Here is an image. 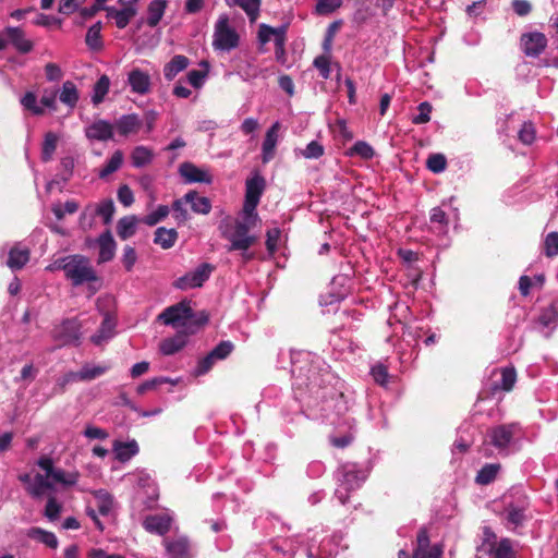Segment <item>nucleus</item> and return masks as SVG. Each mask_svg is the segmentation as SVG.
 Wrapping results in <instances>:
<instances>
[{"label":"nucleus","instance_id":"f257e3e1","mask_svg":"<svg viewBox=\"0 0 558 558\" xmlns=\"http://www.w3.org/2000/svg\"><path fill=\"white\" fill-rule=\"evenodd\" d=\"M54 268L64 271V276L72 286L87 284L90 294L101 289L102 282L94 269L90 260L80 254L69 255L54 262Z\"/></svg>","mask_w":558,"mask_h":558},{"label":"nucleus","instance_id":"f03ea898","mask_svg":"<svg viewBox=\"0 0 558 558\" xmlns=\"http://www.w3.org/2000/svg\"><path fill=\"white\" fill-rule=\"evenodd\" d=\"M165 325L173 327H183L190 333H195L199 328L205 326L209 320V315L202 311L194 314L190 303L181 301L172 306L167 307L158 317Z\"/></svg>","mask_w":558,"mask_h":558},{"label":"nucleus","instance_id":"7ed1b4c3","mask_svg":"<svg viewBox=\"0 0 558 558\" xmlns=\"http://www.w3.org/2000/svg\"><path fill=\"white\" fill-rule=\"evenodd\" d=\"M250 231L251 230H247L245 226L240 225V222H234L232 233L223 234V236L230 242L229 246H227V251H240L244 263H247L255 257L254 253H250L248 250L258 240L256 235L250 234Z\"/></svg>","mask_w":558,"mask_h":558},{"label":"nucleus","instance_id":"20e7f679","mask_svg":"<svg viewBox=\"0 0 558 558\" xmlns=\"http://www.w3.org/2000/svg\"><path fill=\"white\" fill-rule=\"evenodd\" d=\"M82 324L76 317L65 318L52 329V338L59 347L78 345L82 337Z\"/></svg>","mask_w":558,"mask_h":558},{"label":"nucleus","instance_id":"39448f33","mask_svg":"<svg viewBox=\"0 0 558 558\" xmlns=\"http://www.w3.org/2000/svg\"><path fill=\"white\" fill-rule=\"evenodd\" d=\"M367 471L348 465L343 469L340 487L336 490L339 501L344 505L349 500V492L357 489L367 478Z\"/></svg>","mask_w":558,"mask_h":558},{"label":"nucleus","instance_id":"423d86ee","mask_svg":"<svg viewBox=\"0 0 558 558\" xmlns=\"http://www.w3.org/2000/svg\"><path fill=\"white\" fill-rule=\"evenodd\" d=\"M214 47L219 50L229 51L239 45V35L229 26L228 16H221L215 28Z\"/></svg>","mask_w":558,"mask_h":558},{"label":"nucleus","instance_id":"0eeeda50","mask_svg":"<svg viewBox=\"0 0 558 558\" xmlns=\"http://www.w3.org/2000/svg\"><path fill=\"white\" fill-rule=\"evenodd\" d=\"M216 267L209 263H202L195 270L178 278L173 286L180 290H187L203 287Z\"/></svg>","mask_w":558,"mask_h":558},{"label":"nucleus","instance_id":"6e6552de","mask_svg":"<svg viewBox=\"0 0 558 558\" xmlns=\"http://www.w3.org/2000/svg\"><path fill=\"white\" fill-rule=\"evenodd\" d=\"M515 424L498 425L490 429V444L499 451L507 450L515 433Z\"/></svg>","mask_w":558,"mask_h":558},{"label":"nucleus","instance_id":"1a4fd4ad","mask_svg":"<svg viewBox=\"0 0 558 558\" xmlns=\"http://www.w3.org/2000/svg\"><path fill=\"white\" fill-rule=\"evenodd\" d=\"M523 52L527 57H538L547 46V38L543 33L523 34L521 37Z\"/></svg>","mask_w":558,"mask_h":558},{"label":"nucleus","instance_id":"9d476101","mask_svg":"<svg viewBox=\"0 0 558 558\" xmlns=\"http://www.w3.org/2000/svg\"><path fill=\"white\" fill-rule=\"evenodd\" d=\"M179 172L187 183L210 184L213 182L211 174L189 161H185L180 165Z\"/></svg>","mask_w":558,"mask_h":558},{"label":"nucleus","instance_id":"9b49d317","mask_svg":"<svg viewBox=\"0 0 558 558\" xmlns=\"http://www.w3.org/2000/svg\"><path fill=\"white\" fill-rule=\"evenodd\" d=\"M114 125L106 120H96L85 129L88 140L106 142L113 137Z\"/></svg>","mask_w":558,"mask_h":558},{"label":"nucleus","instance_id":"f8f14e48","mask_svg":"<svg viewBox=\"0 0 558 558\" xmlns=\"http://www.w3.org/2000/svg\"><path fill=\"white\" fill-rule=\"evenodd\" d=\"M4 34L8 37L9 43L20 52L28 53L33 50L34 44L27 39L24 31L21 27L8 26L4 29Z\"/></svg>","mask_w":558,"mask_h":558},{"label":"nucleus","instance_id":"ddd939ff","mask_svg":"<svg viewBox=\"0 0 558 558\" xmlns=\"http://www.w3.org/2000/svg\"><path fill=\"white\" fill-rule=\"evenodd\" d=\"M163 545L170 558H191L190 542L184 536H179L175 538H165Z\"/></svg>","mask_w":558,"mask_h":558},{"label":"nucleus","instance_id":"4468645a","mask_svg":"<svg viewBox=\"0 0 558 558\" xmlns=\"http://www.w3.org/2000/svg\"><path fill=\"white\" fill-rule=\"evenodd\" d=\"M280 123L275 122L266 132L265 140L262 145V161L268 163L275 157V149L278 142V132Z\"/></svg>","mask_w":558,"mask_h":558},{"label":"nucleus","instance_id":"2eb2a0df","mask_svg":"<svg viewBox=\"0 0 558 558\" xmlns=\"http://www.w3.org/2000/svg\"><path fill=\"white\" fill-rule=\"evenodd\" d=\"M116 325V318L106 313L98 331L90 338L92 342L96 345H101L104 341H107L114 335Z\"/></svg>","mask_w":558,"mask_h":558},{"label":"nucleus","instance_id":"dca6fc26","mask_svg":"<svg viewBox=\"0 0 558 558\" xmlns=\"http://www.w3.org/2000/svg\"><path fill=\"white\" fill-rule=\"evenodd\" d=\"M129 84L134 93L145 95L150 89V77L140 69H134L129 73Z\"/></svg>","mask_w":558,"mask_h":558},{"label":"nucleus","instance_id":"f3484780","mask_svg":"<svg viewBox=\"0 0 558 558\" xmlns=\"http://www.w3.org/2000/svg\"><path fill=\"white\" fill-rule=\"evenodd\" d=\"M191 335L189 331H179L174 337L167 338L160 343V351L163 355H172L182 350L186 342L187 336Z\"/></svg>","mask_w":558,"mask_h":558},{"label":"nucleus","instance_id":"a211bd4d","mask_svg":"<svg viewBox=\"0 0 558 558\" xmlns=\"http://www.w3.org/2000/svg\"><path fill=\"white\" fill-rule=\"evenodd\" d=\"M114 126L120 135L128 136L140 131L142 121L135 113L124 114L116 121Z\"/></svg>","mask_w":558,"mask_h":558},{"label":"nucleus","instance_id":"6ab92c4d","mask_svg":"<svg viewBox=\"0 0 558 558\" xmlns=\"http://www.w3.org/2000/svg\"><path fill=\"white\" fill-rule=\"evenodd\" d=\"M99 243V256L98 263H107L114 257L116 242L109 230L100 234L98 239Z\"/></svg>","mask_w":558,"mask_h":558},{"label":"nucleus","instance_id":"aec40b11","mask_svg":"<svg viewBox=\"0 0 558 558\" xmlns=\"http://www.w3.org/2000/svg\"><path fill=\"white\" fill-rule=\"evenodd\" d=\"M185 203L191 205L195 214L207 215L211 210V202L208 197L199 196L196 191H189L184 195Z\"/></svg>","mask_w":558,"mask_h":558},{"label":"nucleus","instance_id":"412c9836","mask_svg":"<svg viewBox=\"0 0 558 558\" xmlns=\"http://www.w3.org/2000/svg\"><path fill=\"white\" fill-rule=\"evenodd\" d=\"M266 181L263 175L255 173L252 178H248L245 182V198L260 201V197L265 191Z\"/></svg>","mask_w":558,"mask_h":558},{"label":"nucleus","instance_id":"4be33fe9","mask_svg":"<svg viewBox=\"0 0 558 558\" xmlns=\"http://www.w3.org/2000/svg\"><path fill=\"white\" fill-rule=\"evenodd\" d=\"M143 526L147 532L165 535L170 530V519L165 515H148Z\"/></svg>","mask_w":558,"mask_h":558},{"label":"nucleus","instance_id":"5701e85b","mask_svg":"<svg viewBox=\"0 0 558 558\" xmlns=\"http://www.w3.org/2000/svg\"><path fill=\"white\" fill-rule=\"evenodd\" d=\"M190 64V60L187 57L183 54L174 56L168 63L163 66V75L166 80L172 81L180 72L184 71Z\"/></svg>","mask_w":558,"mask_h":558},{"label":"nucleus","instance_id":"b1692460","mask_svg":"<svg viewBox=\"0 0 558 558\" xmlns=\"http://www.w3.org/2000/svg\"><path fill=\"white\" fill-rule=\"evenodd\" d=\"M29 250L14 246L10 250L7 265L12 270L22 269L29 260Z\"/></svg>","mask_w":558,"mask_h":558},{"label":"nucleus","instance_id":"393cba45","mask_svg":"<svg viewBox=\"0 0 558 558\" xmlns=\"http://www.w3.org/2000/svg\"><path fill=\"white\" fill-rule=\"evenodd\" d=\"M178 236L175 229L159 227L155 231L154 243L160 245L163 250H169L175 244Z\"/></svg>","mask_w":558,"mask_h":558},{"label":"nucleus","instance_id":"a878e982","mask_svg":"<svg viewBox=\"0 0 558 558\" xmlns=\"http://www.w3.org/2000/svg\"><path fill=\"white\" fill-rule=\"evenodd\" d=\"M168 1L167 0H153L147 8V24L150 27H156L159 22L161 21L166 8H167Z\"/></svg>","mask_w":558,"mask_h":558},{"label":"nucleus","instance_id":"bb28decb","mask_svg":"<svg viewBox=\"0 0 558 558\" xmlns=\"http://www.w3.org/2000/svg\"><path fill=\"white\" fill-rule=\"evenodd\" d=\"M78 98L80 95L76 85L72 81H65L62 84V88L60 92V101L70 107L71 109H73L76 106Z\"/></svg>","mask_w":558,"mask_h":558},{"label":"nucleus","instance_id":"cd10ccee","mask_svg":"<svg viewBox=\"0 0 558 558\" xmlns=\"http://www.w3.org/2000/svg\"><path fill=\"white\" fill-rule=\"evenodd\" d=\"M501 373V380L500 384H494L492 390L493 393L497 390H502L506 392H509L513 389L514 384L517 381V372L514 367H504L500 371Z\"/></svg>","mask_w":558,"mask_h":558},{"label":"nucleus","instance_id":"c85d7f7f","mask_svg":"<svg viewBox=\"0 0 558 558\" xmlns=\"http://www.w3.org/2000/svg\"><path fill=\"white\" fill-rule=\"evenodd\" d=\"M137 219L135 216L122 217L117 223V233L121 240H128L136 232Z\"/></svg>","mask_w":558,"mask_h":558},{"label":"nucleus","instance_id":"c756f323","mask_svg":"<svg viewBox=\"0 0 558 558\" xmlns=\"http://www.w3.org/2000/svg\"><path fill=\"white\" fill-rule=\"evenodd\" d=\"M101 28L102 24L101 22H96L94 25H92L85 37L86 45L95 51L101 50L104 47L102 38H101Z\"/></svg>","mask_w":558,"mask_h":558},{"label":"nucleus","instance_id":"7c9ffc66","mask_svg":"<svg viewBox=\"0 0 558 558\" xmlns=\"http://www.w3.org/2000/svg\"><path fill=\"white\" fill-rule=\"evenodd\" d=\"M28 536L37 539L50 548L56 549L58 547L57 536L52 532L46 531L41 527L31 529Z\"/></svg>","mask_w":558,"mask_h":558},{"label":"nucleus","instance_id":"2f4dec72","mask_svg":"<svg viewBox=\"0 0 558 558\" xmlns=\"http://www.w3.org/2000/svg\"><path fill=\"white\" fill-rule=\"evenodd\" d=\"M116 457L119 461L125 462L137 452V445L133 442L116 441L113 445Z\"/></svg>","mask_w":558,"mask_h":558},{"label":"nucleus","instance_id":"473e14b6","mask_svg":"<svg viewBox=\"0 0 558 558\" xmlns=\"http://www.w3.org/2000/svg\"><path fill=\"white\" fill-rule=\"evenodd\" d=\"M122 163L123 153L122 150H116L110 157V159L107 161V163L104 166V168L99 170V178L106 179L108 175L119 170Z\"/></svg>","mask_w":558,"mask_h":558},{"label":"nucleus","instance_id":"72a5a7b5","mask_svg":"<svg viewBox=\"0 0 558 558\" xmlns=\"http://www.w3.org/2000/svg\"><path fill=\"white\" fill-rule=\"evenodd\" d=\"M233 4L240 7L247 14L251 23L256 22L262 0H233Z\"/></svg>","mask_w":558,"mask_h":558},{"label":"nucleus","instance_id":"f704fd0d","mask_svg":"<svg viewBox=\"0 0 558 558\" xmlns=\"http://www.w3.org/2000/svg\"><path fill=\"white\" fill-rule=\"evenodd\" d=\"M153 151L145 146H136L131 155L132 165L136 168L150 163Z\"/></svg>","mask_w":558,"mask_h":558},{"label":"nucleus","instance_id":"c9c22d12","mask_svg":"<svg viewBox=\"0 0 558 558\" xmlns=\"http://www.w3.org/2000/svg\"><path fill=\"white\" fill-rule=\"evenodd\" d=\"M110 87V80L107 75H101L94 85V94L92 101L94 105H99L104 101L105 96L108 94Z\"/></svg>","mask_w":558,"mask_h":558},{"label":"nucleus","instance_id":"e433bc0d","mask_svg":"<svg viewBox=\"0 0 558 558\" xmlns=\"http://www.w3.org/2000/svg\"><path fill=\"white\" fill-rule=\"evenodd\" d=\"M500 469V465L499 464H485L478 472H477V475H476V483L480 484V485H487L489 483H492L496 476H497V473Z\"/></svg>","mask_w":558,"mask_h":558},{"label":"nucleus","instance_id":"4c0bfd02","mask_svg":"<svg viewBox=\"0 0 558 558\" xmlns=\"http://www.w3.org/2000/svg\"><path fill=\"white\" fill-rule=\"evenodd\" d=\"M177 383H178V379L174 380L169 377H155V378L145 380L144 383L138 385L136 391L138 395H144L149 390H155L162 384H171L172 386H174V385H177Z\"/></svg>","mask_w":558,"mask_h":558},{"label":"nucleus","instance_id":"58836bf2","mask_svg":"<svg viewBox=\"0 0 558 558\" xmlns=\"http://www.w3.org/2000/svg\"><path fill=\"white\" fill-rule=\"evenodd\" d=\"M22 106L35 116H43L45 109L37 105V96L33 92H27L21 99Z\"/></svg>","mask_w":558,"mask_h":558},{"label":"nucleus","instance_id":"ea45409f","mask_svg":"<svg viewBox=\"0 0 558 558\" xmlns=\"http://www.w3.org/2000/svg\"><path fill=\"white\" fill-rule=\"evenodd\" d=\"M52 484L48 481L47 476H44L41 474H37L35 476V483L32 487L28 488V493L33 497H40L44 495L46 489H51Z\"/></svg>","mask_w":558,"mask_h":558},{"label":"nucleus","instance_id":"a19ab883","mask_svg":"<svg viewBox=\"0 0 558 558\" xmlns=\"http://www.w3.org/2000/svg\"><path fill=\"white\" fill-rule=\"evenodd\" d=\"M426 167L434 173H440L447 167V159L442 154H432L426 160Z\"/></svg>","mask_w":558,"mask_h":558},{"label":"nucleus","instance_id":"79ce46f5","mask_svg":"<svg viewBox=\"0 0 558 558\" xmlns=\"http://www.w3.org/2000/svg\"><path fill=\"white\" fill-rule=\"evenodd\" d=\"M170 210L167 205H159L157 209L143 219V222L149 227L156 226L158 222L168 217Z\"/></svg>","mask_w":558,"mask_h":558},{"label":"nucleus","instance_id":"37998d69","mask_svg":"<svg viewBox=\"0 0 558 558\" xmlns=\"http://www.w3.org/2000/svg\"><path fill=\"white\" fill-rule=\"evenodd\" d=\"M58 137L54 133L49 132L45 136V141L43 144L41 157L44 161L50 160L52 154L57 148Z\"/></svg>","mask_w":558,"mask_h":558},{"label":"nucleus","instance_id":"c03bdc74","mask_svg":"<svg viewBox=\"0 0 558 558\" xmlns=\"http://www.w3.org/2000/svg\"><path fill=\"white\" fill-rule=\"evenodd\" d=\"M54 482L72 486L77 482V474L76 473H66L62 469H53L50 476Z\"/></svg>","mask_w":558,"mask_h":558},{"label":"nucleus","instance_id":"a18cd8bd","mask_svg":"<svg viewBox=\"0 0 558 558\" xmlns=\"http://www.w3.org/2000/svg\"><path fill=\"white\" fill-rule=\"evenodd\" d=\"M137 14V9L122 8L116 14L114 21L118 28L123 29L130 21Z\"/></svg>","mask_w":558,"mask_h":558},{"label":"nucleus","instance_id":"49530a36","mask_svg":"<svg viewBox=\"0 0 558 558\" xmlns=\"http://www.w3.org/2000/svg\"><path fill=\"white\" fill-rule=\"evenodd\" d=\"M185 204L184 196L172 203L173 217L178 225H184L189 220V214L184 207Z\"/></svg>","mask_w":558,"mask_h":558},{"label":"nucleus","instance_id":"de8ad7c7","mask_svg":"<svg viewBox=\"0 0 558 558\" xmlns=\"http://www.w3.org/2000/svg\"><path fill=\"white\" fill-rule=\"evenodd\" d=\"M342 4V0H318L315 11L319 15H327L336 11Z\"/></svg>","mask_w":558,"mask_h":558},{"label":"nucleus","instance_id":"09e8293b","mask_svg":"<svg viewBox=\"0 0 558 558\" xmlns=\"http://www.w3.org/2000/svg\"><path fill=\"white\" fill-rule=\"evenodd\" d=\"M234 350V344L230 340L220 341L210 352L216 360L227 359Z\"/></svg>","mask_w":558,"mask_h":558},{"label":"nucleus","instance_id":"8fccbe9b","mask_svg":"<svg viewBox=\"0 0 558 558\" xmlns=\"http://www.w3.org/2000/svg\"><path fill=\"white\" fill-rule=\"evenodd\" d=\"M494 558H514L512 542L509 538H502L494 550Z\"/></svg>","mask_w":558,"mask_h":558},{"label":"nucleus","instance_id":"3c124183","mask_svg":"<svg viewBox=\"0 0 558 558\" xmlns=\"http://www.w3.org/2000/svg\"><path fill=\"white\" fill-rule=\"evenodd\" d=\"M114 204L112 199H106L101 202L96 208V215L101 216L106 225L111 222L114 214Z\"/></svg>","mask_w":558,"mask_h":558},{"label":"nucleus","instance_id":"603ef678","mask_svg":"<svg viewBox=\"0 0 558 558\" xmlns=\"http://www.w3.org/2000/svg\"><path fill=\"white\" fill-rule=\"evenodd\" d=\"M351 154L357 155L362 157L363 159H372L375 155V151L373 147L367 144L364 141H357L352 147H351Z\"/></svg>","mask_w":558,"mask_h":558},{"label":"nucleus","instance_id":"864d4df0","mask_svg":"<svg viewBox=\"0 0 558 558\" xmlns=\"http://www.w3.org/2000/svg\"><path fill=\"white\" fill-rule=\"evenodd\" d=\"M313 65L319 71L323 78L327 80L330 76V57L320 54L313 61Z\"/></svg>","mask_w":558,"mask_h":558},{"label":"nucleus","instance_id":"5fc2aeb1","mask_svg":"<svg viewBox=\"0 0 558 558\" xmlns=\"http://www.w3.org/2000/svg\"><path fill=\"white\" fill-rule=\"evenodd\" d=\"M417 110L420 113L412 119L414 124H424L430 121L432 105L428 101H423L418 105Z\"/></svg>","mask_w":558,"mask_h":558},{"label":"nucleus","instance_id":"6e6d98bb","mask_svg":"<svg viewBox=\"0 0 558 558\" xmlns=\"http://www.w3.org/2000/svg\"><path fill=\"white\" fill-rule=\"evenodd\" d=\"M535 128L532 122H524L519 131V140L524 145H531L535 140Z\"/></svg>","mask_w":558,"mask_h":558},{"label":"nucleus","instance_id":"4d7b16f0","mask_svg":"<svg viewBox=\"0 0 558 558\" xmlns=\"http://www.w3.org/2000/svg\"><path fill=\"white\" fill-rule=\"evenodd\" d=\"M106 371H107L106 366H94V367L85 366L80 371L78 378L81 380H92V379H95V378L101 376L102 374H105Z\"/></svg>","mask_w":558,"mask_h":558},{"label":"nucleus","instance_id":"13d9d810","mask_svg":"<svg viewBox=\"0 0 558 558\" xmlns=\"http://www.w3.org/2000/svg\"><path fill=\"white\" fill-rule=\"evenodd\" d=\"M340 25H341L340 21H336V22H332L331 24H329L326 35H325V38H324V41H323V49L326 53H330L333 37H335L337 31L339 29Z\"/></svg>","mask_w":558,"mask_h":558},{"label":"nucleus","instance_id":"bf43d9fd","mask_svg":"<svg viewBox=\"0 0 558 558\" xmlns=\"http://www.w3.org/2000/svg\"><path fill=\"white\" fill-rule=\"evenodd\" d=\"M545 254L547 257H555L558 255V232H550L545 239Z\"/></svg>","mask_w":558,"mask_h":558},{"label":"nucleus","instance_id":"052dcab7","mask_svg":"<svg viewBox=\"0 0 558 558\" xmlns=\"http://www.w3.org/2000/svg\"><path fill=\"white\" fill-rule=\"evenodd\" d=\"M61 512V505L58 504L54 497H49L45 507V515L50 521H54L59 518Z\"/></svg>","mask_w":558,"mask_h":558},{"label":"nucleus","instance_id":"680f3d73","mask_svg":"<svg viewBox=\"0 0 558 558\" xmlns=\"http://www.w3.org/2000/svg\"><path fill=\"white\" fill-rule=\"evenodd\" d=\"M371 374L378 385L383 387L387 385L389 374L386 366H384L383 364L375 365L374 367H372Z\"/></svg>","mask_w":558,"mask_h":558},{"label":"nucleus","instance_id":"e2e57ef3","mask_svg":"<svg viewBox=\"0 0 558 558\" xmlns=\"http://www.w3.org/2000/svg\"><path fill=\"white\" fill-rule=\"evenodd\" d=\"M136 259H137V255H136L135 250L132 246L126 245L123 250V255H122V264L126 271L132 270L134 264L136 263Z\"/></svg>","mask_w":558,"mask_h":558},{"label":"nucleus","instance_id":"0e129e2a","mask_svg":"<svg viewBox=\"0 0 558 558\" xmlns=\"http://www.w3.org/2000/svg\"><path fill=\"white\" fill-rule=\"evenodd\" d=\"M216 357L213 356V353L209 352L206 356H204L203 359H201L197 363V367H196V375H204L206 373H208L211 367L214 366L215 362H216Z\"/></svg>","mask_w":558,"mask_h":558},{"label":"nucleus","instance_id":"69168bd1","mask_svg":"<svg viewBox=\"0 0 558 558\" xmlns=\"http://www.w3.org/2000/svg\"><path fill=\"white\" fill-rule=\"evenodd\" d=\"M280 233L281 232L278 228L269 229L266 233V248L270 254H274L277 251Z\"/></svg>","mask_w":558,"mask_h":558},{"label":"nucleus","instance_id":"338daca9","mask_svg":"<svg viewBox=\"0 0 558 558\" xmlns=\"http://www.w3.org/2000/svg\"><path fill=\"white\" fill-rule=\"evenodd\" d=\"M118 199L125 207H129L134 203V195L129 185L123 184L119 187Z\"/></svg>","mask_w":558,"mask_h":558},{"label":"nucleus","instance_id":"774afa93","mask_svg":"<svg viewBox=\"0 0 558 558\" xmlns=\"http://www.w3.org/2000/svg\"><path fill=\"white\" fill-rule=\"evenodd\" d=\"M429 220L432 223H438L441 229L448 226V217L440 207H434L430 210Z\"/></svg>","mask_w":558,"mask_h":558}]
</instances>
